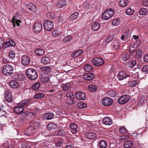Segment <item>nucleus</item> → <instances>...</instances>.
<instances>
[{
    "label": "nucleus",
    "instance_id": "1",
    "mask_svg": "<svg viewBox=\"0 0 148 148\" xmlns=\"http://www.w3.org/2000/svg\"><path fill=\"white\" fill-rule=\"evenodd\" d=\"M14 67L11 65L6 64L2 66V71L5 75L9 76L11 75L13 73Z\"/></svg>",
    "mask_w": 148,
    "mask_h": 148
},
{
    "label": "nucleus",
    "instance_id": "2",
    "mask_svg": "<svg viewBox=\"0 0 148 148\" xmlns=\"http://www.w3.org/2000/svg\"><path fill=\"white\" fill-rule=\"evenodd\" d=\"M25 73L29 78L32 80L36 79L38 77L36 71L33 69H28L26 70Z\"/></svg>",
    "mask_w": 148,
    "mask_h": 148
},
{
    "label": "nucleus",
    "instance_id": "3",
    "mask_svg": "<svg viewBox=\"0 0 148 148\" xmlns=\"http://www.w3.org/2000/svg\"><path fill=\"white\" fill-rule=\"evenodd\" d=\"M114 11L112 8H109L105 10L102 15L103 19L107 20L110 19L114 15Z\"/></svg>",
    "mask_w": 148,
    "mask_h": 148
},
{
    "label": "nucleus",
    "instance_id": "4",
    "mask_svg": "<svg viewBox=\"0 0 148 148\" xmlns=\"http://www.w3.org/2000/svg\"><path fill=\"white\" fill-rule=\"evenodd\" d=\"M44 29L47 31H51L53 29V22L49 20H45L43 23Z\"/></svg>",
    "mask_w": 148,
    "mask_h": 148
},
{
    "label": "nucleus",
    "instance_id": "5",
    "mask_svg": "<svg viewBox=\"0 0 148 148\" xmlns=\"http://www.w3.org/2000/svg\"><path fill=\"white\" fill-rule=\"evenodd\" d=\"M28 102H19L18 104V107H16L14 109V111L17 114H19L23 112V111L24 108L22 107H19V106H24L26 105Z\"/></svg>",
    "mask_w": 148,
    "mask_h": 148
},
{
    "label": "nucleus",
    "instance_id": "6",
    "mask_svg": "<svg viewBox=\"0 0 148 148\" xmlns=\"http://www.w3.org/2000/svg\"><path fill=\"white\" fill-rule=\"evenodd\" d=\"M92 62L95 66H99L103 65L104 63L103 60L101 58H95L93 59Z\"/></svg>",
    "mask_w": 148,
    "mask_h": 148
},
{
    "label": "nucleus",
    "instance_id": "7",
    "mask_svg": "<svg viewBox=\"0 0 148 148\" xmlns=\"http://www.w3.org/2000/svg\"><path fill=\"white\" fill-rule=\"evenodd\" d=\"M132 76L131 75L127 74V73L124 71H121L119 72L118 75V77L120 80H122L128 77H132Z\"/></svg>",
    "mask_w": 148,
    "mask_h": 148
},
{
    "label": "nucleus",
    "instance_id": "8",
    "mask_svg": "<svg viewBox=\"0 0 148 148\" xmlns=\"http://www.w3.org/2000/svg\"><path fill=\"white\" fill-rule=\"evenodd\" d=\"M42 28L41 23L37 22H36L33 25V31L36 33H39L41 31Z\"/></svg>",
    "mask_w": 148,
    "mask_h": 148
},
{
    "label": "nucleus",
    "instance_id": "9",
    "mask_svg": "<svg viewBox=\"0 0 148 148\" xmlns=\"http://www.w3.org/2000/svg\"><path fill=\"white\" fill-rule=\"evenodd\" d=\"M30 58L28 56L23 55L21 57V62L22 64L24 66H25L29 64L30 63Z\"/></svg>",
    "mask_w": 148,
    "mask_h": 148
},
{
    "label": "nucleus",
    "instance_id": "10",
    "mask_svg": "<svg viewBox=\"0 0 148 148\" xmlns=\"http://www.w3.org/2000/svg\"><path fill=\"white\" fill-rule=\"evenodd\" d=\"M15 45V43L14 41L11 39H8L6 42L4 43L3 47L4 48L10 47L11 46H14Z\"/></svg>",
    "mask_w": 148,
    "mask_h": 148
},
{
    "label": "nucleus",
    "instance_id": "11",
    "mask_svg": "<svg viewBox=\"0 0 148 148\" xmlns=\"http://www.w3.org/2000/svg\"><path fill=\"white\" fill-rule=\"evenodd\" d=\"M35 132L34 127L33 126L28 127L27 129L24 131L25 135L30 136L33 135Z\"/></svg>",
    "mask_w": 148,
    "mask_h": 148
},
{
    "label": "nucleus",
    "instance_id": "12",
    "mask_svg": "<svg viewBox=\"0 0 148 148\" xmlns=\"http://www.w3.org/2000/svg\"><path fill=\"white\" fill-rule=\"evenodd\" d=\"M4 97L6 101L7 102H11L13 100L11 93L9 91L7 90L5 92Z\"/></svg>",
    "mask_w": 148,
    "mask_h": 148
},
{
    "label": "nucleus",
    "instance_id": "13",
    "mask_svg": "<svg viewBox=\"0 0 148 148\" xmlns=\"http://www.w3.org/2000/svg\"><path fill=\"white\" fill-rule=\"evenodd\" d=\"M50 76L47 74L44 73L41 75V81L43 83L49 82L50 80Z\"/></svg>",
    "mask_w": 148,
    "mask_h": 148
},
{
    "label": "nucleus",
    "instance_id": "14",
    "mask_svg": "<svg viewBox=\"0 0 148 148\" xmlns=\"http://www.w3.org/2000/svg\"><path fill=\"white\" fill-rule=\"evenodd\" d=\"M76 98L79 100H84L86 99L85 95L83 92H76Z\"/></svg>",
    "mask_w": 148,
    "mask_h": 148
},
{
    "label": "nucleus",
    "instance_id": "15",
    "mask_svg": "<svg viewBox=\"0 0 148 148\" xmlns=\"http://www.w3.org/2000/svg\"><path fill=\"white\" fill-rule=\"evenodd\" d=\"M130 77L129 79V81L128 82V85H129L131 87H134L136 86L138 84L139 82V81L138 80H134L132 79Z\"/></svg>",
    "mask_w": 148,
    "mask_h": 148
},
{
    "label": "nucleus",
    "instance_id": "16",
    "mask_svg": "<svg viewBox=\"0 0 148 148\" xmlns=\"http://www.w3.org/2000/svg\"><path fill=\"white\" fill-rule=\"evenodd\" d=\"M130 99V97L128 95H124L118 99V102H128Z\"/></svg>",
    "mask_w": 148,
    "mask_h": 148
},
{
    "label": "nucleus",
    "instance_id": "17",
    "mask_svg": "<svg viewBox=\"0 0 148 148\" xmlns=\"http://www.w3.org/2000/svg\"><path fill=\"white\" fill-rule=\"evenodd\" d=\"M24 75L21 73H16L13 76V79L18 81L22 80L24 79Z\"/></svg>",
    "mask_w": 148,
    "mask_h": 148
},
{
    "label": "nucleus",
    "instance_id": "18",
    "mask_svg": "<svg viewBox=\"0 0 148 148\" xmlns=\"http://www.w3.org/2000/svg\"><path fill=\"white\" fill-rule=\"evenodd\" d=\"M26 7L29 10L34 12L36 11L37 10L35 6L31 3H29L27 5Z\"/></svg>",
    "mask_w": 148,
    "mask_h": 148
},
{
    "label": "nucleus",
    "instance_id": "19",
    "mask_svg": "<svg viewBox=\"0 0 148 148\" xmlns=\"http://www.w3.org/2000/svg\"><path fill=\"white\" fill-rule=\"evenodd\" d=\"M70 127L72 130L71 131L73 134H75L77 132V125L74 123H71L70 125Z\"/></svg>",
    "mask_w": 148,
    "mask_h": 148
},
{
    "label": "nucleus",
    "instance_id": "20",
    "mask_svg": "<svg viewBox=\"0 0 148 148\" xmlns=\"http://www.w3.org/2000/svg\"><path fill=\"white\" fill-rule=\"evenodd\" d=\"M85 137L89 139H92L96 137V134L92 132H88L85 134Z\"/></svg>",
    "mask_w": 148,
    "mask_h": 148
},
{
    "label": "nucleus",
    "instance_id": "21",
    "mask_svg": "<svg viewBox=\"0 0 148 148\" xmlns=\"http://www.w3.org/2000/svg\"><path fill=\"white\" fill-rule=\"evenodd\" d=\"M94 77V75L92 73H88L84 74L83 76L84 78L88 80L92 79Z\"/></svg>",
    "mask_w": 148,
    "mask_h": 148
},
{
    "label": "nucleus",
    "instance_id": "22",
    "mask_svg": "<svg viewBox=\"0 0 148 148\" xmlns=\"http://www.w3.org/2000/svg\"><path fill=\"white\" fill-rule=\"evenodd\" d=\"M100 27L99 23L97 22H94L92 25L91 28L94 31H96L99 30Z\"/></svg>",
    "mask_w": 148,
    "mask_h": 148
},
{
    "label": "nucleus",
    "instance_id": "23",
    "mask_svg": "<svg viewBox=\"0 0 148 148\" xmlns=\"http://www.w3.org/2000/svg\"><path fill=\"white\" fill-rule=\"evenodd\" d=\"M9 85L13 88H17L19 86L18 84L16 81L15 80L10 81L9 82Z\"/></svg>",
    "mask_w": 148,
    "mask_h": 148
},
{
    "label": "nucleus",
    "instance_id": "24",
    "mask_svg": "<svg viewBox=\"0 0 148 148\" xmlns=\"http://www.w3.org/2000/svg\"><path fill=\"white\" fill-rule=\"evenodd\" d=\"M103 122L104 124L107 125H110L112 124V121L111 119L108 117L104 118L103 120Z\"/></svg>",
    "mask_w": 148,
    "mask_h": 148
},
{
    "label": "nucleus",
    "instance_id": "25",
    "mask_svg": "<svg viewBox=\"0 0 148 148\" xmlns=\"http://www.w3.org/2000/svg\"><path fill=\"white\" fill-rule=\"evenodd\" d=\"M34 52L37 55L41 56L45 53V50L43 49L38 48L35 50Z\"/></svg>",
    "mask_w": 148,
    "mask_h": 148
},
{
    "label": "nucleus",
    "instance_id": "26",
    "mask_svg": "<svg viewBox=\"0 0 148 148\" xmlns=\"http://www.w3.org/2000/svg\"><path fill=\"white\" fill-rule=\"evenodd\" d=\"M54 116V114L53 113L50 112L45 114L44 115V119L49 120L51 119Z\"/></svg>",
    "mask_w": 148,
    "mask_h": 148
},
{
    "label": "nucleus",
    "instance_id": "27",
    "mask_svg": "<svg viewBox=\"0 0 148 148\" xmlns=\"http://www.w3.org/2000/svg\"><path fill=\"white\" fill-rule=\"evenodd\" d=\"M41 62L44 64H48L50 62V58L47 57H45L42 58L41 60Z\"/></svg>",
    "mask_w": 148,
    "mask_h": 148
},
{
    "label": "nucleus",
    "instance_id": "28",
    "mask_svg": "<svg viewBox=\"0 0 148 148\" xmlns=\"http://www.w3.org/2000/svg\"><path fill=\"white\" fill-rule=\"evenodd\" d=\"M128 3L127 0H120L119 3V5L121 7H126Z\"/></svg>",
    "mask_w": 148,
    "mask_h": 148
},
{
    "label": "nucleus",
    "instance_id": "29",
    "mask_svg": "<svg viewBox=\"0 0 148 148\" xmlns=\"http://www.w3.org/2000/svg\"><path fill=\"white\" fill-rule=\"evenodd\" d=\"M100 148H106L107 147V143L106 141L103 140L100 141L99 143Z\"/></svg>",
    "mask_w": 148,
    "mask_h": 148
},
{
    "label": "nucleus",
    "instance_id": "30",
    "mask_svg": "<svg viewBox=\"0 0 148 148\" xmlns=\"http://www.w3.org/2000/svg\"><path fill=\"white\" fill-rule=\"evenodd\" d=\"M88 88L89 91L92 92H95L97 90V88L95 85L92 84L90 85Z\"/></svg>",
    "mask_w": 148,
    "mask_h": 148
},
{
    "label": "nucleus",
    "instance_id": "31",
    "mask_svg": "<svg viewBox=\"0 0 148 148\" xmlns=\"http://www.w3.org/2000/svg\"><path fill=\"white\" fill-rule=\"evenodd\" d=\"M133 143L131 141H125L124 144V146L125 148H130L133 146Z\"/></svg>",
    "mask_w": 148,
    "mask_h": 148
},
{
    "label": "nucleus",
    "instance_id": "32",
    "mask_svg": "<svg viewBox=\"0 0 148 148\" xmlns=\"http://www.w3.org/2000/svg\"><path fill=\"white\" fill-rule=\"evenodd\" d=\"M83 51L82 49H79L75 51L71 54V56L72 57H76L82 53Z\"/></svg>",
    "mask_w": 148,
    "mask_h": 148
},
{
    "label": "nucleus",
    "instance_id": "33",
    "mask_svg": "<svg viewBox=\"0 0 148 148\" xmlns=\"http://www.w3.org/2000/svg\"><path fill=\"white\" fill-rule=\"evenodd\" d=\"M85 71L87 72L91 71L92 70V68L91 66L88 64L84 66Z\"/></svg>",
    "mask_w": 148,
    "mask_h": 148
},
{
    "label": "nucleus",
    "instance_id": "34",
    "mask_svg": "<svg viewBox=\"0 0 148 148\" xmlns=\"http://www.w3.org/2000/svg\"><path fill=\"white\" fill-rule=\"evenodd\" d=\"M40 86V83L38 82H36L34 83L32 87V88L34 90H38Z\"/></svg>",
    "mask_w": 148,
    "mask_h": 148
},
{
    "label": "nucleus",
    "instance_id": "35",
    "mask_svg": "<svg viewBox=\"0 0 148 148\" xmlns=\"http://www.w3.org/2000/svg\"><path fill=\"white\" fill-rule=\"evenodd\" d=\"M66 4L65 0H60L59 1L57 4V6L59 8H61L64 6Z\"/></svg>",
    "mask_w": 148,
    "mask_h": 148
},
{
    "label": "nucleus",
    "instance_id": "36",
    "mask_svg": "<svg viewBox=\"0 0 148 148\" xmlns=\"http://www.w3.org/2000/svg\"><path fill=\"white\" fill-rule=\"evenodd\" d=\"M134 12V10H132L131 8H129L127 9L125 12L126 14L128 15H132Z\"/></svg>",
    "mask_w": 148,
    "mask_h": 148
},
{
    "label": "nucleus",
    "instance_id": "37",
    "mask_svg": "<svg viewBox=\"0 0 148 148\" xmlns=\"http://www.w3.org/2000/svg\"><path fill=\"white\" fill-rule=\"evenodd\" d=\"M72 37L71 35H69L64 37L63 40V42L64 43H66L71 40L72 38Z\"/></svg>",
    "mask_w": 148,
    "mask_h": 148
},
{
    "label": "nucleus",
    "instance_id": "38",
    "mask_svg": "<svg viewBox=\"0 0 148 148\" xmlns=\"http://www.w3.org/2000/svg\"><path fill=\"white\" fill-rule=\"evenodd\" d=\"M57 127L56 125L53 123H50L47 125V128L48 130H50L56 128Z\"/></svg>",
    "mask_w": 148,
    "mask_h": 148
},
{
    "label": "nucleus",
    "instance_id": "39",
    "mask_svg": "<svg viewBox=\"0 0 148 148\" xmlns=\"http://www.w3.org/2000/svg\"><path fill=\"white\" fill-rule=\"evenodd\" d=\"M84 8L85 9L90 8H92V5L87 1H85L82 5Z\"/></svg>",
    "mask_w": 148,
    "mask_h": 148
},
{
    "label": "nucleus",
    "instance_id": "40",
    "mask_svg": "<svg viewBox=\"0 0 148 148\" xmlns=\"http://www.w3.org/2000/svg\"><path fill=\"white\" fill-rule=\"evenodd\" d=\"M79 15V13L77 12H74L70 16V18L72 20H74L77 18Z\"/></svg>",
    "mask_w": 148,
    "mask_h": 148
},
{
    "label": "nucleus",
    "instance_id": "41",
    "mask_svg": "<svg viewBox=\"0 0 148 148\" xmlns=\"http://www.w3.org/2000/svg\"><path fill=\"white\" fill-rule=\"evenodd\" d=\"M46 16L47 18L52 19L54 18L56 16L55 14L53 12H49L47 13L46 14Z\"/></svg>",
    "mask_w": 148,
    "mask_h": 148
},
{
    "label": "nucleus",
    "instance_id": "42",
    "mask_svg": "<svg viewBox=\"0 0 148 148\" xmlns=\"http://www.w3.org/2000/svg\"><path fill=\"white\" fill-rule=\"evenodd\" d=\"M41 69L42 71H46L47 73H49L51 71V69L48 66L42 67Z\"/></svg>",
    "mask_w": 148,
    "mask_h": 148
},
{
    "label": "nucleus",
    "instance_id": "43",
    "mask_svg": "<svg viewBox=\"0 0 148 148\" xmlns=\"http://www.w3.org/2000/svg\"><path fill=\"white\" fill-rule=\"evenodd\" d=\"M136 64L135 60H132L129 62L128 66L130 68H133Z\"/></svg>",
    "mask_w": 148,
    "mask_h": 148
},
{
    "label": "nucleus",
    "instance_id": "44",
    "mask_svg": "<svg viewBox=\"0 0 148 148\" xmlns=\"http://www.w3.org/2000/svg\"><path fill=\"white\" fill-rule=\"evenodd\" d=\"M77 106L80 108H85L87 107V104L84 102H78Z\"/></svg>",
    "mask_w": 148,
    "mask_h": 148
},
{
    "label": "nucleus",
    "instance_id": "45",
    "mask_svg": "<svg viewBox=\"0 0 148 148\" xmlns=\"http://www.w3.org/2000/svg\"><path fill=\"white\" fill-rule=\"evenodd\" d=\"M120 23V19L118 18L114 20L112 23V24L113 25L115 26L118 25Z\"/></svg>",
    "mask_w": 148,
    "mask_h": 148
},
{
    "label": "nucleus",
    "instance_id": "46",
    "mask_svg": "<svg viewBox=\"0 0 148 148\" xmlns=\"http://www.w3.org/2000/svg\"><path fill=\"white\" fill-rule=\"evenodd\" d=\"M147 12V10L146 8H141L139 11L140 14L141 15H144L146 14Z\"/></svg>",
    "mask_w": 148,
    "mask_h": 148
},
{
    "label": "nucleus",
    "instance_id": "47",
    "mask_svg": "<svg viewBox=\"0 0 148 148\" xmlns=\"http://www.w3.org/2000/svg\"><path fill=\"white\" fill-rule=\"evenodd\" d=\"M108 94L110 97H114L116 95V92L114 90H111L108 92Z\"/></svg>",
    "mask_w": 148,
    "mask_h": 148
},
{
    "label": "nucleus",
    "instance_id": "48",
    "mask_svg": "<svg viewBox=\"0 0 148 148\" xmlns=\"http://www.w3.org/2000/svg\"><path fill=\"white\" fill-rule=\"evenodd\" d=\"M130 57V55L129 54H124L122 58V60L124 61H126Z\"/></svg>",
    "mask_w": 148,
    "mask_h": 148
},
{
    "label": "nucleus",
    "instance_id": "49",
    "mask_svg": "<svg viewBox=\"0 0 148 148\" xmlns=\"http://www.w3.org/2000/svg\"><path fill=\"white\" fill-rule=\"evenodd\" d=\"M114 45L113 46L114 48L117 49H118L120 46V43L118 40L114 41Z\"/></svg>",
    "mask_w": 148,
    "mask_h": 148
},
{
    "label": "nucleus",
    "instance_id": "50",
    "mask_svg": "<svg viewBox=\"0 0 148 148\" xmlns=\"http://www.w3.org/2000/svg\"><path fill=\"white\" fill-rule=\"evenodd\" d=\"M66 95L67 97L69 98L72 99L74 98V95L71 92H67L66 94Z\"/></svg>",
    "mask_w": 148,
    "mask_h": 148
},
{
    "label": "nucleus",
    "instance_id": "51",
    "mask_svg": "<svg viewBox=\"0 0 148 148\" xmlns=\"http://www.w3.org/2000/svg\"><path fill=\"white\" fill-rule=\"evenodd\" d=\"M45 95L43 93H39L35 95L34 98L36 99L41 98L43 97Z\"/></svg>",
    "mask_w": 148,
    "mask_h": 148
},
{
    "label": "nucleus",
    "instance_id": "52",
    "mask_svg": "<svg viewBox=\"0 0 148 148\" xmlns=\"http://www.w3.org/2000/svg\"><path fill=\"white\" fill-rule=\"evenodd\" d=\"M120 132L122 134H124L126 133L127 130L124 126H122L120 128Z\"/></svg>",
    "mask_w": 148,
    "mask_h": 148
},
{
    "label": "nucleus",
    "instance_id": "53",
    "mask_svg": "<svg viewBox=\"0 0 148 148\" xmlns=\"http://www.w3.org/2000/svg\"><path fill=\"white\" fill-rule=\"evenodd\" d=\"M103 101L104 102H113V100L108 97H105L103 98Z\"/></svg>",
    "mask_w": 148,
    "mask_h": 148
},
{
    "label": "nucleus",
    "instance_id": "54",
    "mask_svg": "<svg viewBox=\"0 0 148 148\" xmlns=\"http://www.w3.org/2000/svg\"><path fill=\"white\" fill-rule=\"evenodd\" d=\"M70 84L69 83L65 84L63 86V89L64 90H67L70 88Z\"/></svg>",
    "mask_w": 148,
    "mask_h": 148
},
{
    "label": "nucleus",
    "instance_id": "55",
    "mask_svg": "<svg viewBox=\"0 0 148 148\" xmlns=\"http://www.w3.org/2000/svg\"><path fill=\"white\" fill-rule=\"evenodd\" d=\"M57 134L59 136H63L65 135V133L64 131L60 130L58 131Z\"/></svg>",
    "mask_w": 148,
    "mask_h": 148
},
{
    "label": "nucleus",
    "instance_id": "56",
    "mask_svg": "<svg viewBox=\"0 0 148 148\" xmlns=\"http://www.w3.org/2000/svg\"><path fill=\"white\" fill-rule=\"evenodd\" d=\"M142 51L140 49H139L137 50L136 52V56H137L138 58H140L141 57V55Z\"/></svg>",
    "mask_w": 148,
    "mask_h": 148
},
{
    "label": "nucleus",
    "instance_id": "57",
    "mask_svg": "<svg viewBox=\"0 0 148 148\" xmlns=\"http://www.w3.org/2000/svg\"><path fill=\"white\" fill-rule=\"evenodd\" d=\"M14 56L15 53L14 52L12 51H10L9 54V57L10 58H13Z\"/></svg>",
    "mask_w": 148,
    "mask_h": 148
},
{
    "label": "nucleus",
    "instance_id": "58",
    "mask_svg": "<svg viewBox=\"0 0 148 148\" xmlns=\"http://www.w3.org/2000/svg\"><path fill=\"white\" fill-rule=\"evenodd\" d=\"M142 71L144 72H148V65H146L144 66L142 69Z\"/></svg>",
    "mask_w": 148,
    "mask_h": 148
},
{
    "label": "nucleus",
    "instance_id": "59",
    "mask_svg": "<svg viewBox=\"0 0 148 148\" xmlns=\"http://www.w3.org/2000/svg\"><path fill=\"white\" fill-rule=\"evenodd\" d=\"M142 3L143 5L148 6V0H143Z\"/></svg>",
    "mask_w": 148,
    "mask_h": 148
},
{
    "label": "nucleus",
    "instance_id": "60",
    "mask_svg": "<svg viewBox=\"0 0 148 148\" xmlns=\"http://www.w3.org/2000/svg\"><path fill=\"white\" fill-rule=\"evenodd\" d=\"M112 102H102V104L106 106H109L112 104Z\"/></svg>",
    "mask_w": 148,
    "mask_h": 148
},
{
    "label": "nucleus",
    "instance_id": "61",
    "mask_svg": "<svg viewBox=\"0 0 148 148\" xmlns=\"http://www.w3.org/2000/svg\"><path fill=\"white\" fill-rule=\"evenodd\" d=\"M112 39V38L111 36H109L105 40V42L106 43H108L110 42Z\"/></svg>",
    "mask_w": 148,
    "mask_h": 148
},
{
    "label": "nucleus",
    "instance_id": "62",
    "mask_svg": "<svg viewBox=\"0 0 148 148\" xmlns=\"http://www.w3.org/2000/svg\"><path fill=\"white\" fill-rule=\"evenodd\" d=\"M52 35L54 36H57L60 34V33L56 31H54L52 33Z\"/></svg>",
    "mask_w": 148,
    "mask_h": 148
},
{
    "label": "nucleus",
    "instance_id": "63",
    "mask_svg": "<svg viewBox=\"0 0 148 148\" xmlns=\"http://www.w3.org/2000/svg\"><path fill=\"white\" fill-rule=\"evenodd\" d=\"M144 60L145 62H148V54L144 56Z\"/></svg>",
    "mask_w": 148,
    "mask_h": 148
},
{
    "label": "nucleus",
    "instance_id": "64",
    "mask_svg": "<svg viewBox=\"0 0 148 148\" xmlns=\"http://www.w3.org/2000/svg\"><path fill=\"white\" fill-rule=\"evenodd\" d=\"M15 22V25H17L18 26H20L19 23L21 22L20 20H16Z\"/></svg>",
    "mask_w": 148,
    "mask_h": 148
}]
</instances>
